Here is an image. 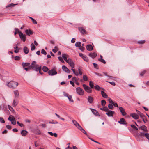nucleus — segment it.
<instances>
[{
  "label": "nucleus",
  "instance_id": "1",
  "mask_svg": "<svg viewBox=\"0 0 149 149\" xmlns=\"http://www.w3.org/2000/svg\"><path fill=\"white\" fill-rule=\"evenodd\" d=\"M31 68H32L34 70L38 71H39V73L41 74H42L43 73L41 72V66H39L37 64L36 62L35 61H33L31 64L30 66Z\"/></svg>",
  "mask_w": 149,
  "mask_h": 149
},
{
  "label": "nucleus",
  "instance_id": "55",
  "mask_svg": "<svg viewBox=\"0 0 149 149\" xmlns=\"http://www.w3.org/2000/svg\"><path fill=\"white\" fill-rule=\"evenodd\" d=\"M15 30V32H17L18 33H19V34L20 32H21L20 31H19V30L17 28H15L14 29Z\"/></svg>",
  "mask_w": 149,
  "mask_h": 149
},
{
  "label": "nucleus",
  "instance_id": "36",
  "mask_svg": "<svg viewBox=\"0 0 149 149\" xmlns=\"http://www.w3.org/2000/svg\"><path fill=\"white\" fill-rule=\"evenodd\" d=\"M58 47L56 46L54 47V49H53L52 50V51L54 53H56V52L58 51Z\"/></svg>",
  "mask_w": 149,
  "mask_h": 149
},
{
  "label": "nucleus",
  "instance_id": "20",
  "mask_svg": "<svg viewBox=\"0 0 149 149\" xmlns=\"http://www.w3.org/2000/svg\"><path fill=\"white\" fill-rule=\"evenodd\" d=\"M97 55L96 53H91L89 54V56L93 58H94Z\"/></svg>",
  "mask_w": 149,
  "mask_h": 149
},
{
  "label": "nucleus",
  "instance_id": "19",
  "mask_svg": "<svg viewBox=\"0 0 149 149\" xmlns=\"http://www.w3.org/2000/svg\"><path fill=\"white\" fill-rule=\"evenodd\" d=\"M79 30L82 34H84L86 33V30L82 27H79Z\"/></svg>",
  "mask_w": 149,
  "mask_h": 149
},
{
  "label": "nucleus",
  "instance_id": "34",
  "mask_svg": "<svg viewBox=\"0 0 149 149\" xmlns=\"http://www.w3.org/2000/svg\"><path fill=\"white\" fill-rule=\"evenodd\" d=\"M81 43L79 42H76L75 45L76 47H80L81 46Z\"/></svg>",
  "mask_w": 149,
  "mask_h": 149
},
{
  "label": "nucleus",
  "instance_id": "16",
  "mask_svg": "<svg viewBox=\"0 0 149 149\" xmlns=\"http://www.w3.org/2000/svg\"><path fill=\"white\" fill-rule=\"evenodd\" d=\"M119 108L120 110V111L121 112L122 115L123 116L125 115L126 113L124 109L121 107H119Z\"/></svg>",
  "mask_w": 149,
  "mask_h": 149
},
{
  "label": "nucleus",
  "instance_id": "40",
  "mask_svg": "<svg viewBox=\"0 0 149 149\" xmlns=\"http://www.w3.org/2000/svg\"><path fill=\"white\" fill-rule=\"evenodd\" d=\"M83 80L85 81H86L88 80V78L87 76L86 75H84L83 77Z\"/></svg>",
  "mask_w": 149,
  "mask_h": 149
},
{
  "label": "nucleus",
  "instance_id": "37",
  "mask_svg": "<svg viewBox=\"0 0 149 149\" xmlns=\"http://www.w3.org/2000/svg\"><path fill=\"white\" fill-rule=\"evenodd\" d=\"M29 65L30 63H22V65L23 67L28 66Z\"/></svg>",
  "mask_w": 149,
  "mask_h": 149
},
{
  "label": "nucleus",
  "instance_id": "46",
  "mask_svg": "<svg viewBox=\"0 0 149 149\" xmlns=\"http://www.w3.org/2000/svg\"><path fill=\"white\" fill-rule=\"evenodd\" d=\"M95 89L97 91H99L100 90V87L98 85H96L95 86Z\"/></svg>",
  "mask_w": 149,
  "mask_h": 149
},
{
  "label": "nucleus",
  "instance_id": "42",
  "mask_svg": "<svg viewBox=\"0 0 149 149\" xmlns=\"http://www.w3.org/2000/svg\"><path fill=\"white\" fill-rule=\"evenodd\" d=\"M89 86L91 88H93L94 86L93 83L92 81H90L89 82Z\"/></svg>",
  "mask_w": 149,
  "mask_h": 149
},
{
  "label": "nucleus",
  "instance_id": "51",
  "mask_svg": "<svg viewBox=\"0 0 149 149\" xmlns=\"http://www.w3.org/2000/svg\"><path fill=\"white\" fill-rule=\"evenodd\" d=\"M0 122L3 123H5V121L1 117H0Z\"/></svg>",
  "mask_w": 149,
  "mask_h": 149
},
{
  "label": "nucleus",
  "instance_id": "5",
  "mask_svg": "<svg viewBox=\"0 0 149 149\" xmlns=\"http://www.w3.org/2000/svg\"><path fill=\"white\" fill-rule=\"evenodd\" d=\"M83 86L85 91L88 93H90L92 92V90L89 86H86L85 84H83Z\"/></svg>",
  "mask_w": 149,
  "mask_h": 149
},
{
  "label": "nucleus",
  "instance_id": "13",
  "mask_svg": "<svg viewBox=\"0 0 149 149\" xmlns=\"http://www.w3.org/2000/svg\"><path fill=\"white\" fill-rule=\"evenodd\" d=\"M72 122L73 124L79 129L81 127V126L77 123V122L74 120H72Z\"/></svg>",
  "mask_w": 149,
  "mask_h": 149
},
{
  "label": "nucleus",
  "instance_id": "45",
  "mask_svg": "<svg viewBox=\"0 0 149 149\" xmlns=\"http://www.w3.org/2000/svg\"><path fill=\"white\" fill-rule=\"evenodd\" d=\"M145 136L149 140V134L147 133H146L144 134Z\"/></svg>",
  "mask_w": 149,
  "mask_h": 149
},
{
  "label": "nucleus",
  "instance_id": "30",
  "mask_svg": "<svg viewBox=\"0 0 149 149\" xmlns=\"http://www.w3.org/2000/svg\"><path fill=\"white\" fill-rule=\"evenodd\" d=\"M141 129L142 130H143L145 132H147V128L146 127L145 125H143L141 126L139 129Z\"/></svg>",
  "mask_w": 149,
  "mask_h": 149
},
{
  "label": "nucleus",
  "instance_id": "53",
  "mask_svg": "<svg viewBox=\"0 0 149 149\" xmlns=\"http://www.w3.org/2000/svg\"><path fill=\"white\" fill-rule=\"evenodd\" d=\"M79 49L82 51H83L85 49V48L83 46H81L79 48Z\"/></svg>",
  "mask_w": 149,
  "mask_h": 149
},
{
  "label": "nucleus",
  "instance_id": "15",
  "mask_svg": "<svg viewBox=\"0 0 149 149\" xmlns=\"http://www.w3.org/2000/svg\"><path fill=\"white\" fill-rule=\"evenodd\" d=\"M62 69L64 71L67 73H70V70L65 65L62 66Z\"/></svg>",
  "mask_w": 149,
  "mask_h": 149
},
{
  "label": "nucleus",
  "instance_id": "23",
  "mask_svg": "<svg viewBox=\"0 0 149 149\" xmlns=\"http://www.w3.org/2000/svg\"><path fill=\"white\" fill-rule=\"evenodd\" d=\"M28 133V132L25 130H23L21 132V134L23 136H25Z\"/></svg>",
  "mask_w": 149,
  "mask_h": 149
},
{
  "label": "nucleus",
  "instance_id": "17",
  "mask_svg": "<svg viewBox=\"0 0 149 149\" xmlns=\"http://www.w3.org/2000/svg\"><path fill=\"white\" fill-rule=\"evenodd\" d=\"M118 123L121 124L125 125L126 124V123L125 119L123 118H121L120 120L118 121Z\"/></svg>",
  "mask_w": 149,
  "mask_h": 149
},
{
  "label": "nucleus",
  "instance_id": "61",
  "mask_svg": "<svg viewBox=\"0 0 149 149\" xmlns=\"http://www.w3.org/2000/svg\"><path fill=\"white\" fill-rule=\"evenodd\" d=\"M32 21L33 23L34 24H36L37 23V21L34 19H33V20H32Z\"/></svg>",
  "mask_w": 149,
  "mask_h": 149
},
{
  "label": "nucleus",
  "instance_id": "29",
  "mask_svg": "<svg viewBox=\"0 0 149 149\" xmlns=\"http://www.w3.org/2000/svg\"><path fill=\"white\" fill-rule=\"evenodd\" d=\"M79 130L81 131L82 132H83L88 137V135L87 133H86V132L83 129L82 127H81Z\"/></svg>",
  "mask_w": 149,
  "mask_h": 149
},
{
  "label": "nucleus",
  "instance_id": "38",
  "mask_svg": "<svg viewBox=\"0 0 149 149\" xmlns=\"http://www.w3.org/2000/svg\"><path fill=\"white\" fill-rule=\"evenodd\" d=\"M108 107L109 109L111 110L113 109L114 108L113 105L111 104H108Z\"/></svg>",
  "mask_w": 149,
  "mask_h": 149
},
{
  "label": "nucleus",
  "instance_id": "63",
  "mask_svg": "<svg viewBox=\"0 0 149 149\" xmlns=\"http://www.w3.org/2000/svg\"><path fill=\"white\" fill-rule=\"evenodd\" d=\"M95 74L97 75V76H102V74H101L98 73L96 72H95Z\"/></svg>",
  "mask_w": 149,
  "mask_h": 149
},
{
  "label": "nucleus",
  "instance_id": "31",
  "mask_svg": "<svg viewBox=\"0 0 149 149\" xmlns=\"http://www.w3.org/2000/svg\"><path fill=\"white\" fill-rule=\"evenodd\" d=\"M24 52L26 54H27L29 53V49L26 47H24L23 48Z\"/></svg>",
  "mask_w": 149,
  "mask_h": 149
},
{
  "label": "nucleus",
  "instance_id": "8",
  "mask_svg": "<svg viewBox=\"0 0 149 149\" xmlns=\"http://www.w3.org/2000/svg\"><path fill=\"white\" fill-rule=\"evenodd\" d=\"M107 112L106 113V114L109 117H112L113 115L115 113L114 111L110 110L109 109H108V111H107Z\"/></svg>",
  "mask_w": 149,
  "mask_h": 149
},
{
  "label": "nucleus",
  "instance_id": "7",
  "mask_svg": "<svg viewBox=\"0 0 149 149\" xmlns=\"http://www.w3.org/2000/svg\"><path fill=\"white\" fill-rule=\"evenodd\" d=\"M64 95L68 98L69 100L71 102L74 101L72 99V97L71 95L65 93V92H63Z\"/></svg>",
  "mask_w": 149,
  "mask_h": 149
},
{
  "label": "nucleus",
  "instance_id": "18",
  "mask_svg": "<svg viewBox=\"0 0 149 149\" xmlns=\"http://www.w3.org/2000/svg\"><path fill=\"white\" fill-rule=\"evenodd\" d=\"M14 93L15 95V98H17L19 97V93L18 90H16L14 91Z\"/></svg>",
  "mask_w": 149,
  "mask_h": 149
},
{
  "label": "nucleus",
  "instance_id": "6",
  "mask_svg": "<svg viewBox=\"0 0 149 149\" xmlns=\"http://www.w3.org/2000/svg\"><path fill=\"white\" fill-rule=\"evenodd\" d=\"M48 73L50 76H53L57 74V71L54 69H52L48 72Z\"/></svg>",
  "mask_w": 149,
  "mask_h": 149
},
{
  "label": "nucleus",
  "instance_id": "47",
  "mask_svg": "<svg viewBox=\"0 0 149 149\" xmlns=\"http://www.w3.org/2000/svg\"><path fill=\"white\" fill-rule=\"evenodd\" d=\"M93 64L94 65V67L96 68L97 69H98L99 67H98V65L95 63H93Z\"/></svg>",
  "mask_w": 149,
  "mask_h": 149
},
{
  "label": "nucleus",
  "instance_id": "4",
  "mask_svg": "<svg viewBox=\"0 0 149 149\" xmlns=\"http://www.w3.org/2000/svg\"><path fill=\"white\" fill-rule=\"evenodd\" d=\"M77 93L80 95H82L84 94V91L80 87H77L76 88Z\"/></svg>",
  "mask_w": 149,
  "mask_h": 149
},
{
  "label": "nucleus",
  "instance_id": "32",
  "mask_svg": "<svg viewBox=\"0 0 149 149\" xmlns=\"http://www.w3.org/2000/svg\"><path fill=\"white\" fill-rule=\"evenodd\" d=\"M8 109L13 113L15 112V111L13 109V108L9 105H8Z\"/></svg>",
  "mask_w": 149,
  "mask_h": 149
},
{
  "label": "nucleus",
  "instance_id": "24",
  "mask_svg": "<svg viewBox=\"0 0 149 149\" xmlns=\"http://www.w3.org/2000/svg\"><path fill=\"white\" fill-rule=\"evenodd\" d=\"M101 95L102 97L105 98H107L108 97V95L103 91H101Z\"/></svg>",
  "mask_w": 149,
  "mask_h": 149
},
{
  "label": "nucleus",
  "instance_id": "49",
  "mask_svg": "<svg viewBox=\"0 0 149 149\" xmlns=\"http://www.w3.org/2000/svg\"><path fill=\"white\" fill-rule=\"evenodd\" d=\"M41 53L42 54H44L45 55H46L47 54V53H46V52L44 49H42V50Z\"/></svg>",
  "mask_w": 149,
  "mask_h": 149
},
{
  "label": "nucleus",
  "instance_id": "62",
  "mask_svg": "<svg viewBox=\"0 0 149 149\" xmlns=\"http://www.w3.org/2000/svg\"><path fill=\"white\" fill-rule=\"evenodd\" d=\"M6 127L7 129H10V130L11 129V126L10 125H6Z\"/></svg>",
  "mask_w": 149,
  "mask_h": 149
},
{
  "label": "nucleus",
  "instance_id": "14",
  "mask_svg": "<svg viewBox=\"0 0 149 149\" xmlns=\"http://www.w3.org/2000/svg\"><path fill=\"white\" fill-rule=\"evenodd\" d=\"M90 109H91L92 112V113L95 115L96 116H100V115L99 114V113L98 112V111L96 110L95 109L91 108Z\"/></svg>",
  "mask_w": 149,
  "mask_h": 149
},
{
  "label": "nucleus",
  "instance_id": "12",
  "mask_svg": "<svg viewBox=\"0 0 149 149\" xmlns=\"http://www.w3.org/2000/svg\"><path fill=\"white\" fill-rule=\"evenodd\" d=\"M18 100L17 99V98H14L13 101L12 106L13 107H15L17 106L18 104Z\"/></svg>",
  "mask_w": 149,
  "mask_h": 149
},
{
  "label": "nucleus",
  "instance_id": "50",
  "mask_svg": "<svg viewBox=\"0 0 149 149\" xmlns=\"http://www.w3.org/2000/svg\"><path fill=\"white\" fill-rule=\"evenodd\" d=\"M131 126L132 127L134 128L136 130H138V128L134 125H131Z\"/></svg>",
  "mask_w": 149,
  "mask_h": 149
},
{
  "label": "nucleus",
  "instance_id": "56",
  "mask_svg": "<svg viewBox=\"0 0 149 149\" xmlns=\"http://www.w3.org/2000/svg\"><path fill=\"white\" fill-rule=\"evenodd\" d=\"M17 124L18 125L22 127H23L24 126V125L23 124L20 123L18 121H17Z\"/></svg>",
  "mask_w": 149,
  "mask_h": 149
},
{
  "label": "nucleus",
  "instance_id": "25",
  "mask_svg": "<svg viewBox=\"0 0 149 149\" xmlns=\"http://www.w3.org/2000/svg\"><path fill=\"white\" fill-rule=\"evenodd\" d=\"M138 113H137V114H138L139 116L142 119H143L146 116L144 115L142 113H141L139 111H138Z\"/></svg>",
  "mask_w": 149,
  "mask_h": 149
},
{
  "label": "nucleus",
  "instance_id": "39",
  "mask_svg": "<svg viewBox=\"0 0 149 149\" xmlns=\"http://www.w3.org/2000/svg\"><path fill=\"white\" fill-rule=\"evenodd\" d=\"M42 70L44 72H46L48 70V69L47 67L45 66H44L42 68Z\"/></svg>",
  "mask_w": 149,
  "mask_h": 149
},
{
  "label": "nucleus",
  "instance_id": "2",
  "mask_svg": "<svg viewBox=\"0 0 149 149\" xmlns=\"http://www.w3.org/2000/svg\"><path fill=\"white\" fill-rule=\"evenodd\" d=\"M62 57L63 58L64 60L68 63L69 65L72 68L74 67V63L72 61L71 59H67V58L68 57V56L65 54H63L62 55Z\"/></svg>",
  "mask_w": 149,
  "mask_h": 149
},
{
  "label": "nucleus",
  "instance_id": "58",
  "mask_svg": "<svg viewBox=\"0 0 149 149\" xmlns=\"http://www.w3.org/2000/svg\"><path fill=\"white\" fill-rule=\"evenodd\" d=\"M146 71H143V72H141L140 73V75L141 76H143L145 73Z\"/></svg>",
  "mask_w": 149,
  "mask_h": 149
},
{
  "label": "nucleus",
  "instance_id": "28",
  "mask_svg": "<svg viewBox=\"0 0 149 149\" xmlns=\"http://www.w3.org/2000/svg\"><path fill=\"white\" fill-rule=\"evenodd\" d=\"M8 120L10 121L15 120V118L12 115H10L8 118Z\"/></svg>",
  "mask_w": 149,
  "mask_h": 149
},
{
  "label": "nucleus",
  "instance_id": "52",
  "mask_svg": "<svg viewBox=\"0 0 149 149\" xmlns=\"http://www.w3.org/2000/svg\"><path fill=\"white\" fill-rule=\"evenodd\" d=\"M103 73L104 74V75L106 76H107V77H108L109 78H112L113 77H112V76H109L107 74V73H106V72H103Z\"/></svg>",
  "mask_w": 149,
  "mask_h": 149
},
{
  "label": "nucleus",
  "instance_id": "41",
  "mask_svg": "<svg viewBox=\"0 0 149 149\" xmlns=\"http://www.w3.org/2000/svg\"><path fill=\"white\" fill-rule=\"evenodd\" d=\"M106 104V102L104 100H102L101 101V105L102 106H104Z\"/></svg>",
  "mask_w": 149,
  "mask_h": 149
},
{
  "label": "nucleus",
  "instance_id": "10",
  "mask_svg": "<svg viewBox=\"0 0 149 149\" xmlns=\"http://www.w3.org/2000/svg\"><path fill=\"white\" fill-rule=\"evenodd\" d=\"M79 56L82 58L86 62H88V58L85 55H83L82 53H79Z\"/></svg>",
  "mask_w": 149,
  "mask_h": 149
},
{
  "label": "nucleus",
  "instance_id": "33",
  "mask_svg": "<svg viewBox=\"0 0 149 149\" xmlns=\"http://www.w3.org/2000/svg\"><path fill=\"white\" fill-rule=\"evenodd\" d=\"M100 110L104 111H108V108L106 107H104L103 108H100Z\"/></svg>",
  "mask_w": 149,
  "mask_h": 149
},
{
  "label": "nucleus",
  "instance_id": "54",
  "mask_svg": "<svg viewBox=\"0 0 149 149\" xmlns=\"http://www.w3.org/2000/svg\"><path fill=\"white\" fill-rule=\"evenodd\" d=\"M14 58L15 60H18L20 59V58L19 56H16Z\"/></svg>",
  "mask_w": 149,
  "mask_h": 149
},
{
  "label": "nucleus",
  "instance_id": "48",
  "mask_svg": "<svg viewBox=\"0 0 149 149\" xmlns=\"http://www.w3.org/2000/svg\"><path fill=\"white\" fill-rule=\"evenodd\" d=\"M145 42L144 40H142L139 41L138 42V43L140 44H143Z\"/></svg>",
  "mask_w": 149,
  "mask_h": 149
},
{
  "label": "nucleus",
  "instance_id": "59",
  "mask_svg": "<svg viewBox=\"0 0 149 149\" xmlns=\"http://www.w3.org/2000/svg\"><path fill=\"white\" fill-rule=\"evenodd\" d=\"M72 80L73 81H77V80L76 77H73L72 78Z\"/></svg>",
  "mask_w": 149,
  "mask_h": 149
},
{
  "label": "nucleus",
  "instance_id": "21",
  "mask_svg": "<svg viewBox=\"0 0 149 149\" xmlns=\"http://www.w3.org/2000/svg\"><path fill=\"white\" fill-rule=\"evenodd\" d=\"M25 33H26L27 35H28L30 36V35H32L33 34V32L30 30L29 29H26L25 31Z\"/></svg>",
  "mask_w": 149,
  "mask_h": 149
},
{
  "label": "nucleus",
  "instance_id": "26",
  "mask_svg": "<svg viewBox=\"0 0 149 149\" xmlns=\"http://www.w3.org/2000/svg\"><path fill=\"white\" fill-rule=\"evenodd\" d=\"M87 100L88 102L90 103H92L93 102V99L91 96H88Z\"/></svg>",
  "mask_w": 149,
  "mask_h": 149
},
{
  "label": "nucleus",
  "instance_id": "43",
  "mask_svg": "<svg viewBox=\"0 0 149 149\" xmlns=\"http://www.w3.org/2000/svg\"><path fill=\"white\" fill-rule=\"evenodd\" d=\"M98 61H99L103 63L104 64H105L106 63L105 60L102 58H99L98 59Z\"/></svg>",
  "mask_w": 149,
  "mask_h": 149
},
{
  "label": "nucleus",
  "instance_id": "35",
  "mask_svg": "<svg viewBox=\"0 0 149 149\" xmlns=\"http://www.w3.org/2000/svg\"><path fill=\"white\" fill-rule=\"evenodd\" d=\"M31 50H35L36 48L35 46L33 43H32L31 45Z\"/></svg>",
  "mask_w": 149,
  "mask_h": 149
},
{
  "label": "nucleus",
  "instance_id": "27",
  "mask_svg": "<svg viewBox=\"0 0 149 149\" xmlns=\"http://www.w3.org/2000/svg\"><path fill=\"white\" fill-rule=\"evenodd\" d=\"M48 133L52 136H54L55 137L57 136V134L56 133H53L51 132H48Z\"/></svg>",
  "mask_w": 149,
  "mask_h": 149
},
{
  "label": "nucleus",
  "instance_id": "9",
  "mask_svg": "<svg viewBox=\"0 0 149 149\" xmlns=\"http://www.w3.org/2000/svg\"><path fill=\"white\" fill-rule=\"evenodd\" d=\"M19 36L20 37V38L21 39H22V40L23 42H25L26 40V35L25 34H23V33L22 32H20Z\"/></svg>",
  "mask_w": 149,
  "mask_h": 149
},
{
  "label": "nucleus",
  "instance_id": "3",
  "mask_svg": "<svg viewBox=\"0 0 149 149\" xmlns=\"http://www.w3.org/2000/svg\"><path fill=\"white\" fill-rule=\"evenodd\" d=\"M18 83L14 81H11L7 84V86L10 88H15L18 85Z\"/></svg>",
  "mask_w": 149,
  "mask_h": 149
},
{
  "label": "nucleus",
  "instance_id": "64",
  "mask_svg": "<svg viewBox=\"0 0 149 149\" xmlns=\"http://www.w3.org/2000/svg\"><path fill=\"white\" fill-rule=\"evenodd\" d=\"M142 119L143 121L145 123H146L147 121V119L146 118V117L144 118H143V119Z\"/></svg>",
  "mask_w": 149,
  "mask_h": 149
},
{
  "label": "nucleus",
  "instance_id": "57",
  "mask_svg": "<svg viewBox=\"0 0 149 149\" xmlns=\"http://www.w3.org/2000/svg\"><path fill=\"white\" fill-rule=\"evenodd\" d=\"M88 138H89V139H90V140H91V141H93L95 142L96 143H97L99 144H100V143H99V142L94 140L92 139L91 138H90V137H88Z\"/></svg>",
  "mask_w": 149,
  "mask_h": 149
},
{
  "label": "nucleus",
  "instance_id": "44",
  "mask_svg": "<svg viewBox=\"0 0 149 149\" xmlns=\"http://www.w3.org/2000/svg\"><path fill=\"white\" fill-rule=\"evenodd\" d=\"M58 59L60 60L62 63H64L65 62L63 61L62 58L61 56H59L58 58Z\"/></svg>",
  "mask_w": 149,
  "mask_h": 149
},
{
  "label": "nucleus",
  "instance_id": "11",
  "mask_svg": "<svg viewBox=\"0 0 149 149\" xmlns=\"http://www.w3.org/2000/svg\"><path fill=\"white\" fill-rule=\"evenodd\" d=\"M130 116L135 119H138L139 118V116L138 114L131 113L130 114Z\"/></svg>",
  "mask_w": 149,
  "mask_h": 149
},
{
  "label": "nucleus",
  "instance_id": "22",
  "mask_svg": "<svg viewBox=\"0 0 149 149\" xmlns=\"http://www.w3.org/2000/svg\"><path fill=\"white\" fill-rule=\"evenodd\" d=\"M86 49L88 51H91L93 50V48L91 45H88L86 46Z\"/></svg>",
  "mask_w": 149,
  "mask_h": 149
},
{
  "label": "nucleus",
  "instance_id": "60",
  "mask_svg": "<svg viewBox=\"0 0 149 149\" xmlns=\"http://www.w3.org/2000/svg\"><path fill=\"white\" fill-rule=\"evenodd\" d=\"M108 101L110 103L112 104L113 102L112 101V100L111 99L109 98L108 99Z\"/></svg>",
  "mask_w": 149,
  "mask_h": 149
}]
</instances>
